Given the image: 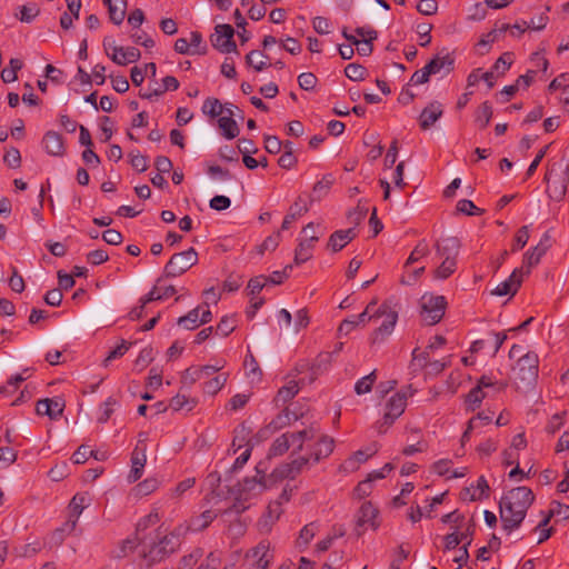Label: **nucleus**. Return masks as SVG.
<instances>
[{"instance_id":"60","label":"nucleus","mask_w":569,"mask_h":569,"mask_svg":"<svg viewBox=\"0 0 569 569\" xmlns=\"http://www.w3.org/2000/svg\"><path fill=\"white\" fill-rule=\"evenodd\" d=\"M529 237L530 236H529L528 226L521 227L515 237V243L512 246V251H518V250L522 249L527 244Z\"/></svg>"},{"instance_id":"37","label":"nucleus","mask_w":569,"mask_h":569,"mask_svg":"<svg viewBox=\"0 0 569 569\" xmlns=\"http://www.w3.org/2000/svg\"><path fill=\"white\" fill-rule=\"evenodd\" d=\"M457 270V261L441 259L440 264L433 270V278L445 280L452 276Z\"/></svg>"},{"instance_id":"53","label":"nucleus","mask_w":569,"mask_h":569,"mask_svg":"<svg viewBox=\"0 0 569 569\" xmlns=\"http://www.w3.org/2000/svg\"><path fill=\"white\" fill-rule=\"evenodd\" d=\"M331 184H332L331 176L323 177L320 181H318L313 186V190H312L313 198L320 199L323 196H326L328 193L329 189L331 188Z\"/></svg>"},{"instance_id":"6","label":"nucleus","mask_w":569,"mask_h":569,"mask_svg":"<svg viewBox=\"0 0 569 569\" xmlns=\"http://www.w3.org/2000/svg\"><path fill=\"white\" fill-rule=\"evenodd\" d=\"M407 406V395L397 392L390 397L386 406L382 421L378 423V432L383 433L403 413Z\"/></svg>"},{"instance_id":"35","label":"nucleus","mask_w":569,"mask_h":569,"mask_svg":"<svg viewBox=\"0 0 569 569\" xmlns=\"http://www.w3.org/2000/svg\"><path fill=\"white\" fill-rule=\"evenodd\" d=\"M218 126L227 139H233L239 134V127L230 116H221Z\"/></svg>"},{"instance_id":"52","label":"nucleus","mask_w":569,"mask_h":569,"mask_svg":"<svg viewBox=\"0 0 569 569\" xmlns=\"http://www.w3.org/2000/svg\"><path fill=\"white\" fill-rule=\"evenodd\" d=\"M160 521V513L158 508H154L150 513L144 516L142 519L139 520L137 523V531L146 530L151 526L157 525Z\"/></svg>"},{"instance_id":"32","label":"nucleus","mask_w":569,"mask_h":569,"mask_svg":"<svg viewBox=\"0 0 569 569\" xmlns=\"http://www.w3.org/2000/svg\"><path fill=\"white\" fill-rule=\"evenodd\" d=\"M492 114H493V111H492V106L488 102V101H485L482 102L478 109L476 110V113H475V123L480 128V129H485L488 127V124L490 123V120L492 118Z\"/></svg>"},{"instance_id":"22","label":"nucleus","mask_w":569,"mask_h":569,"mask_svg":"<svg viewBox=\"0 0 569 569\" xmlns=\"http://www.w3.org/2000/svg\"><path fill=\"white\" fill-rule=\"evenodd\" d=\"M333 439L328 436H320L307 456L311 463H318L321 459L329 457L333 451Z\"/></svg>"},{"instance_id":"56","label":"nucleus","mask_w":569,"mask_h":569,"mask_svg":"<svg viewBox=\"0 0 569 569\" xmlns=\"http://www.w3.org/2000/svg\"><path fill=\"white\" fill-rule=\"evenodd\" d=\"M457 211L467 216L481 214L482 210L476 207V204L468 199H461L457 202Z\"/></svg>"},{"instance_id":"30","label":"nucleus","mask_w":569,"mask_h":569,"mask_svg":"<svg viewBox=\"0 0 569 569\" xmlns=\"http://www.w3.org/2000/svg\"><path fill=\"white\" fill-rule=\"evenodd\" d=\"M217 513L212 510H206L201 515L192 517L189 519V523L191 526V531L198 532L207 527L216 519Z\"/></svg>"},{"instance_id":"44","label":"nucleus","mask_w":569,"mask_h":569,"mask_svg":"<svg viewBox=\"0 0 569 569\" xmlns=\"http://www.w3.org/2000/svg\"><path fill=\"white\" fill-rule=\"evenodd\" d=\"M377 376L376 370L370 372L369 375L359 379L355 385V391L357 395H366L371 391L373 383L376 382Z\"/></svg>"},{"instance_id":"8","label":"nucleus","mask_w":569,"mask_h":569,"mask_svg":"<svg viewBox=\"0 0 569 569\" xmlns=\"http://www.w3.org/2000/svg\"><path fill=\"white\" fill-rule=\"evenodd\" d=\"M447 308V300L443 296L425 293L420 298V315L425 319L442 320Z\"/></svg>"},{"instance_id":"25","label":"nucleus","mask_w":569,"mask_h":569,"mask_svg":"<svg viewBox=\"0 0 569 569\" xmlns=\"http://www.w3.org/2000/svg\"><path fill=\"white\" fill-rule=\"evenodd\" d=\"M509 29L508 23H501L500 26H497L495 29L489 31L488 33L483 34L480 40L477 42V50L479 54H485L488 52L490 46L498 41L505 32H507Z\"/></svg>"},{"instance_id":"7","label":"nucleus","mask_w":569,"mask_h":569,"mask_svg":"<svg viewBox=\"0 0 569 569\" xmlns=\"http://www.w3.org/2000/svg\"><path fill=\"white\" fill-rule=\"evenodd\" d=\"M545 180L547 183V193L550 199L560 201L567 191V179L562 166L559 164L558 169L556 164L549 168L546 172Z\"/></svg>"},{"instance_id":"3","label":"nucleus","mask_w":569,"mask_h":569,"mask_svg":"<svg viewBox=\"0 0 569 569\" xmlns=\"http://www.w3.org/2000/svg\"><path fill=\"white\" fill-rule=\"evenodd\" d=\"M160 535V532L158 533ZM179 549L178 539L168 535L159 536L158 540L143 551V558L149 565L159 562Z\"/></svg>"},{"instance_id":"20","label":"nucleus","mask_w":569,"mask_h":569,"mask_svg":"<svg viewBox=\"0 0 569 569\" xmlns=\"http://www.w3.org/2000/svg\"><path fill=\"white\" fill-rule=\"evenodd\" d=\"M248 556L256 559L257 569H268L273 558L270 542L268 540H261L249 551Z\"/></svg>"},{"instance_id":"43","label":"nucleus","mask_w":569,"mask_h":569,"mask_svg":"<svg viewBox=\"0 0 569 569\" xmlns=\"http://www.w3.org/2000/svg\"><path fill=\"white\" fill-rule=\"evenodd\" d=\"M201 371L198 366L187 368L181 376L182 388H190L197 381L201 380Z\"/></svg>"},{"instance_id":"54","label":"nucleus","mask_w":569,"mask_h":569,"mask_svg":"<svg viewBox=\"0 0 569 569\" xmlns=\"http://www.w3.org/2000/svg\"><path fill=\"white\" fill-rule=\"evenodd\" d=\"M153 359L152 348L146 347L140 352L134 361V367L138 370H143Z\"/></svg>"},{"instance_id":"51","label":"nucleus","mask_w":569,"mask_h":569,"mask_svg":"<svg viewBox=\"0 0 569 569\" xmlns=\"http://www.w3.org/2000/svg\"><path fill=\"white\" fill-rule=\"evenodd\" d=\"M396 322H382V325L373 332L372 342H382L388 338L395 330Z\"/></svg>"},{"instance_id":"36","label":"nucleus","mask_w":569,"mask_h":569,"mask_svg":"<svg viewBox=\"0 0 569 569\" xmlns=\"http://www.w3.org/2000/svg\"><path fill=\"white\" fill-rule=\"evenodd\" d=\"M369 457L370 453L363 450H358L352 456L345 460V462L341 465V468L348 472L356 471L361 463L368 460Z\"/></svg>"},{"instance_id":"9","label":"nucleus","mask_w":569,"mask_h":569,"mask_svg":"<svg viewBox=\"0 0 569 569\" xmlns=\"http://www.w3.org/2000/svg\"><path fill=\"white\" fill-rule=\"evenodd\" d=\"M379 510L367 501L361 505L356 516L357 533L360 536L366 530H377L380 526L378 520Z\"/></svg>"},{"instance_id":"40","label":"nucleus","mask_w":569,"mask_h":569,"mask_svg":"<svg viewBox=\"0 0 569 569\" xmlns=\"http://www.w3.org/2000/svg\"><path fill=\"white\" fill-rule=\"evenodd\" d=\"M299 391L298 383L296 381H289L286 386L279 389L276 396L277 403H286L292 399Z\"/></svg>"},{"instance_id":"63","label":"nucleus","mask_w":569,"mask_h":569,"mask_svg":"<svg viewBox=\"0 0 569 569\" xmlns=\"http://www.w3.org/2000/svg\"><path fill=\"white\" fill-rule=\"evenodd\" d=\"M158 485H159V482L157 479L150 478V479H146L142 482H140L136 487V490L139 495L148 496V495L152 493L158 488Z\"/></svg>"},{"instance_id":"59","label":"nucleus","mask_w":569,"mask_h":569,"mask_svg":"<svg viewBox=\"0 0 569 569\" xmlns=\"http://www.w3.org/2000/svg\"><path fill=\"white\" fill-rule=\"evenodd\" d=\"M511 63H512V53L505 52L501 57H499L497 59L492 69L496 72L503 74L510 68Z\"/></svg>"},{"instance_id":"13","label":"nucleus","mask_w":569,"mask_h":569,"mask_svg":"<svg viewBox=\"0 0 569 569\" xmlns=\"http://www.w3.org/2000/svg\"><path fill=\"white\" fill-rule=\"evenodd\" d=\"M233 34L234 30L230 24H218L211 38L212 46L222 53L236 52L237 46L233 41Z\"/></svg>"},{"instance_id":"21","label":"nucleus","mask_w":569,"mask_h":569,"mask_svg":"<svg viewBox=\"0 0 569 569\" xmlns=\"http://www.w3.org/2000/svg\"><path fill=\"white\" fill-rule=\"evenodd\" d=\"M443 113V106L439 101L430 102L420 113L419 124L422 130L431 128Z\"/></svg>"},{"instance_id":"24","label":"nucleus","mask_w":569,"mask_h":569,"mask_svg":"<svg viewBox=\"0 0 569 569\" xmlns=\"http://www.w3.org/2000/svg\"><path fill=\"white\" fill-rule=\"evenodd\" d=\"M42 146L46 152L53 157H62L64 154L63 138L56 131H47L42 139Z\"/></svg>"},{"instance_id":"64","label":"nucleus","mask_w":569,"mask_h":569,"mask_svg":"<svg viewBox=\"0 0 569 569\" xmlns=\"http://www.w3.org/2000/svg\"><path fill=\"white\" fill-rule=\"evenodd\" d=\"M298 83L303 90H312L317 84V78L311 72H303L298 77Z\"/></svg>"},{"instance_id":"18","label":"nucleus","mask_w":569,"mask_h":569,"mask_svg":"<svg viewBox=\"0 0 569 569\" xmlns=\"http://www.w3.org/2000/svg\"><path fill=\"white\" fill-rule=\"evenodd\" d=\"M141 57L140 50L134 47L113 46L109 58L118 66L137 62Z\"/></svg>"},{"instance_id":"2","label":"nucleus","mask_w":569,"mask_h":569,"mask_svg":"<svg viewBox=\"0 0 569 569\" xmlns=\"http://www.w3.org/2000/svg\"><path fill=\"white\" fill-rule=\"evenodd\" d=\"M539 359L535 352L521 355L513 367V379L518 389L529 390L538 378Z\"/></svg>"},{"instance_id":"31","label":"nucleus","mask_w":569,"mask_h":569,"mask_svg":"<svg viewBox=\"0 0 569 569\" xmlns=\"http://www.w3.org/2000/svg\"><path fill=\"white\" fill-rule=\"evenodd\" d=\"M452 64H453V59L450 57V54H445L442 57H440V56L435 57L425 67L430 74H436V73H439L445 68L447 69V72H449L452 68Z\"/></svg>"},{"instance_id":"45","label":"nucleus","mask_w":569,"mask_h":569,"mask_svg":"<svg viewBox=\"0 0 569 569\" xmlns=\"http://www.w3.org/2000/svg\"><path fill=\"white\" fill-rule=\"evenodd\" d=\"M342 34L350 43L357 47L360 56H369L372 52V41L359 40L357 37L348 34L346 30L342 31Z\"/></svg>"},{"instance_id":"42","label":"nucleus","mask_w":569,"mask_h":569,"mask_svg":"<svg viewBox=\"0 0 569 569\" xmlns=\"http://www.w3.org/2000/svg\"><path fill=\"white\" fill-rule=\"evenodd\" d=\"M196 405L197 401L194 399H190L184 395L178 393L170 400L169 407L174 411H179L184 408H187V410L190 411L196 407Z\"/></svg>"},{"instance_id":"4","label":"nucleus","mask_w":569,"mask_h":569,"mask_svg":"<svg viewBox=\"0 0 569 569\" xmlns=\"http://www.w3.org/2000/svg\"><path fill=\"white\" fill-rule=\"evenodd\" d=\"M198 262V253L193 248L174 253L164 267V276L176 278L183 274Z\"/></svg>"},{"instance_id":"10","label":"nucleus","mask_w":569,"mask_h":569,"mask_svg":"<svg viewBox=\"0 0 569 569\" xmlns=\"http://www.w3.org/2000/svg\"><path fill=\"white\" fill-rule=\"evenodd\" d=\"M550 247L551 237L546 232L541 237L539 243L523 254L522 266L519 268L522 269L523 276L530 273L531 268L536 267L540 262L541 258L547 253Z\"/></svg>"},{"instance_id":"11","label":"nucleus","mask_w":569,"mask_h":569,"mask_svg":"<svg viewBox=\"0 0 569 569\" xmlns=\"http://www.w3.org/2000/svg\"><path fill=\"white\" fill-rule=\"evenodd\" d=\"M273 485L274 480L271 473L266 476L257 468V473L253 477L243 479L240 491L247 496H257L270 489Z\"/></svg>"},{"instance_id":"41","label":"nucleus","mask_w":569,"mask_h":569,"mask_svg":"<svg viewBox=\"0 0 569 569\" xmlns=\"http://www.w3.org/2000/svg\"><path fill=\"white\" fill-rule=\"evenodd\" d=\"M132 346V342L127 340H121L120 345H118L116 348L109 351L107 357L104 358L102 366L108 367L112 360L119 359L123 357L130 347Z\"/></svg>"},{"instance_id":"39","label":"nucleus","mask_w":569,"mask_h":569,"mask_svg":"<svg viewBox=\"0 0 569 569\" xmlns=\"http://www.w3.org/2000/svg\"><path fill=\"white\" fill-rule=\"evenodd\" d=\"M267 59L268 57L258 50L250 51L246 57L247 64L252 67L256 71H262L268 67Z\"/></svg>"},{"instance_id":"19","label":"nucleus","mask_w":569,"mask_h":569,"mask_svg":"<svg viewBox=\"0 0 569 569\" xmlns=\"http://www.w3.org/2000/svg\"><path fill=\"white\" fill-rule=\"evenodd\" d=\"M523 279L522 269H515L508 279L500 282L493 290L492 295L503 297L508 295H515L519 289Z\"/></svg>"},{"instance_id":"55","label":"nucleus","mask_w":569,"mask_h":569,"mask_svg":"<svg viewBox=\"0 0 569 569\" xmlns=\"http://www.w3.org/2000/svg\"><path fill=\"white\" fill-rule=\"evenodd\" d=\"M486 397L485 392L481 390V386H476L470 390L467 395V403L470 406L471 410H475Z\"/></svg>"},{"instance_id":"34","label":"nucleus","mask_w":569,"mask_h":569,"mask_svg":"<svg viewBox=\"0 0 569 569\" xmlns=\"http://www.w3.org/2000/svg\"><path fill=\"white\" fill-rule=\"evenodd\" d=\"M289 438L287 432L282 433L281 436L277 437L273 442L271 443L268 457H280L283 456L289 449H290Z\"/></svg>"},{"instance_id":"15","label":"nucleus","mask_w":569,"mask_h":569,"mask_svg":"<svg viewBox=\"0 0 569 569\" xmlns=\"http://www.w3.org/2000/svg\"><path fill=\"white\" fill-rule=\"evenodd\" d=\"M461 242L457 237H446L436 241V256L440 259L455 260L459 256Z\"/></svg>"},{"instance_id":"14","label":"nucleus","mask_w":569,"mask_h":569,"mask_svg":"<svg viewBox=\"0 0 569 569\" xmlns=\"http://www.w3.org/2000/svg\"><path fill=\"white\" fill-rule=\"evenodd\" d=\"M371 320L372 318H378L382 320H397L398 311L391 302H385L380 306H377L376 301L370 302L366 309L359 313L358 320Z\"/></svg>"},{"instance_id":"23","label":"nucleus","mask_w":569,"mask_h":569,"mask_svg":"<svg viewBox=\"0 0 569 569\" xmlns=\"http://www.w3.org/2000/svg\"><path fill=\"white\" fill-rule=\"evenodd\" d=\"M318 431L316 427L311 426L297 432H287L292 453L300 452L306 441L316 439Z\"/></svg>"},{"instance_id":"46","label":"nucleus","mask_w":569,"mask_h":569,"mask_svg":"<svg viewBox=\"0 0 569 569\" xmlns=\"http://www.w3.org/2000/svg\"><path fill=\"white\" fill-rule=\"evenodd\" d=\"M224 111V108L220 103V101L216 98H208L204 100L202 104V112L207 116L216 118L221 116Z\"/></svg>"},{"instance_id":"29","label":"nucleus","mask_w":569,"mask_h":569,"mask_svg":"<svg viewBox=\"0 0 569 569\" xmlns=\"http://www.w3.org/2000/svg\"><path fill=\"white\" fill-rule=\"evenodd\" d=\"M243 367L246 377L250 380V382L258 383L261 381L262 370L252 353L249 352L246 356Z\"/></svg>"},{"instance_id":"47","label":"nucleus","mask_w":569,"mask_h":569,"mask_svg":"<svg viewBox=\"0 0 569 569\" xmlns=\"http://www.w3.org/2000/svg\"><path fill=\"white\" fill-rule=\"evenodd\" d=\"M202 556L203 550L201 548H194L189 555L181 558L179 569H192Z\"/></svg>"},{"instance_id":"1","label":"nucleus","mask_w":569,"mask_h":569,"mask_svg":"<svg viewBox=\"0 0 569 569\" xmlns=\"http://www.w3.org/2000/svg\"><path fill=\"white\" fill-rule=\"evenodd\" d=\"M533 500L535 496L528 487L513 488L501 498L499 509L505 531L510 533L522 523Z\"/></svg>"},{"instance_id":"16","label":"nucleus","mask_w":569,"mask_h":569,"mask_svg":"<svg viewBox=\"0 0 569 569\" xmlns=\"http://www.w3.org/2000/svg\"><path fill=\"white\" fill-rule=\"evenodd\" d=\"M283 509L280 501H272L268 505L266 512L259 519L257 527L260 533H269L273 525L279 520Z\"/></svg>"},{"instance_id":"62","label":"nucleus","mask_w":569,"mask_h":569,"mask_svg":"<svg viewBox=\"0 0 569 569\" xmlns=\"http://www.w3.org/2000/svg\"><path fill=\"white\" fill-rule=\"evenodd\" d=\"M545 517H549V520L552 517H560L562 519H568L569 518V506L562 505L560 502H555V503H552V507L549 510L548 515H546Z\"/></svg>"},{"instance_id":"38","label":"nucleus","mask_w":569,"mask_h":569,"mask_svg":"<svg viewBox=\"0 0 569 569\" xmlns=\"http://www.w3.org/2000/svg\"><path fill=\"white\" fill-rule=\"evenodd\" d=\"M430 253L429 244L426 240H420L417 246L413 248L411 253L409 254L405 267L408 268L410 264H413L421 259L428 257Z\"/></svg>"},{"instance_id":"17","label":"nucleus","mask_w":569,"mask_h":569,"mask_svg":"<svg viewBox=\"0 0 569 569\" xmlns=\"http://www.w3.org/2000/svg\"><path fill=\"white\" fill-rule=\"evenodd\" d=\"M143 440H139V443L134 448L132 456H131L132 465H131L130 473L128 476V479L130 482H134L141 478L146 462H147V456H146L147 448L144 445L140 446V443Z\"/></svg>"},{"instance_id":"48","label":"nucleus","mask_w":569,"mask_h":569,"mask_svg":"<svg viewBox=\"0 0 569 569\" xmlns=\"http://www.w3.org/2000/svg\"><path fill=\"white\" fill-rule=\"evenodd\" d=\"M268 286L267 276L260 274L251 278L247 284L249 296H258L263 288Z\"/></svg>"},{"instance_id":"61","label":"nucleus","mask_w":569,"mask_h":569,"mask_svg":"<svg viewBox=\"0 0 569 569\" xmlns=\"http://www.w3.org/2000/svg\"><path fill=\"white\" fill-rule=\"evenodd\" d=\"M117 405V400L112 397H109L101 407V415L98 418V422L104 423L111 417L113 412V408Z\"/></svg>"},{"instance_id":"58","label":"nucleus","mask_w":569,"mask_h":569,"mask_svg":"<svg viewBox=\"0 0 569 569\" xmlns=\"http://www.w3.org/2000/svg\"><path fill=\"white\" fill-rule=\"evenodd\" d=\"M3 161L7 166L10 168H19L21 164V154L20 151L11 147L6 151V154L3 157Z\"/></svg>"},{"instance_id":"5","label":"nucleus","mask_w":569,"mask_h":569,"mask_svg":"<svg viewBox=\"0 0 569 569\" xmlns=\"http://www.w3.org/2000/svg\"><path fill=\"white\" fill-rule=\"evenodd\" d=\"M316 229H321L320 224H315L313 222L308 223L302 229L303 239H301L298 243V247L295 251V263L301 264L312 257V251L315 248V243L318 241L319 236Z\"/></svg>"},{"instance_id":"28","label":"nucleus","mask_w":569,"mask_h":569,"mask_svg":"<svg viewBox=\"0 0 569 569\" xmlns=\"http://www.w3.org/2000/svg\"><path fill=\"white\" fill-rule=\"evenodd\" d=\"M87 506H88V497L86 495L78 493L72 498V500L69 505V508H70V512H71V516L73 517V519L69 520L66 523V527H68V529L70 531L76 528L78 518L82 513L83 509Z\"/></svg>"},{"instance_id":"12","label":"nucleus","mask_w":569,"mask_h":569,"mask_svg":"<svg viewBox=\"0 0 569 569\" xmlns=\"http://www.w3.org/2000/svg\"><path fill=\"white\" fill-rule=\"evenodd\" d=\"M309 463L310 459L307 456H301L290 462L281 463L271 472L274 483L283 479H295Z\"/></svg>"},{"instance_id":"57","label":"nucleus","mask_w":569,"mask_h":569,"mask_svg":"<svg viewBox=\"0 0 569 569\" xmlns=\"http://www.w3.org/2000/svg\"><path fill=\"white\" fill-rule=\"evenodd\" d=\"M90 456H93L96 459H98V457L96 456L93 450L90 449V447L82 445L77 449L76 452H73L71 459L73 463L80 465L84 463Z\"/></svg>"},{"instance_id":"26","label":"nucleus","mask_w":569,"mask_h":569,"mask_svg":"<svg viewBox=\"0 0 569 569\" xmlns=\"http://www.w3.org/2000/svg\"><path fill=\"white\" fill-rule=\"evenodd\" d=\"M356 234L355 228L338 230L330 236L328 246L332 251L337 252L345 248L356 237Z\"/></svg>"},{"instance_id":"49","label":"nucleus","mask_w":569,"mask_h":569,"mask_svg":"<svg viewBox=\"0 0 569 569\" xmlns=\"http://www.w3.org/2000/svg\"><path fill=\"white\" fill-rule=\"evenodd\" d=\"M471 488L473 489V492L470 495L469 501L481 500L488 497L489 485L485 477H480L477 480V485L471 486Z\"/></svg>"},{"instance_id":"27","label":"nucleus","mask_w":569,"mask_h":569,"mask_svg":"<svg viewBox=\"0 0 569 569\" xmlns=\"http://www.w3.org/2000/svg\"><path fill=\"white\" fill-rule=\"evenodd\" d=\"M103 3L108 8L110 20L117 26L121 24L127 11L126 0H103Z\"/></svg>"},{"instance_id":"50","label":"nucleus","mask_w":569,"mask_h":569,"mask_svg":"<svg viewBox=\"0 0 569 569\" xmlns=\"http://www.w3.org/2000/svg\"><path fill=\"white\" fill-rule=\"evenodd\" d=\"M366 68L361 64L357 63H349L345 68V74L352 81H361L365 79L366 76Z\"/></svg>"},{"instance_id":"33","label":"nucleus","mask_w":569,"mask_h":569,"mask_svg":"<svg viewBox=\"0 0 569 569\" xmlns=\"http://www.w3.org/2000/svg\"><path fill=\"white\" fill-rule=\"evenodd\" d=\"M228 377L226 372L216 375L202 385L203 392L210 396L217 395L224 387Z\"/></svg>"}]
</instances>
